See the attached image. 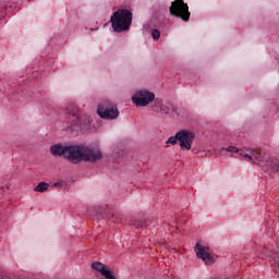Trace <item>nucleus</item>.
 <instances>
[{
  "label": "nucleus",
  "instance_id": "nucleus-12",
  "mask_svg": "<svg viewBox=\"0 0 279 279\" xmlns=\"http://www.w3.org/2000/svg\"><path fill=\"white\" fill-rule=\"evenodd\" d=\"M133 228H136V230H141V228H145L149 226V220L147 219H135L131 222Z\"/></svg>",
  "mask_w": 279,
  "mask_h": 279
},
{
  "label": "nucleus",
  "instance_id": "nucleus-2",
  "mask_svg": "<svg viewBox=\"0 0 279 279\" xmlns=\"http://www.w3.org/2000/svg\"><path fill=\"white\" fill-rule=\"evenodd\" d=\"M62 120L65 123L64 131L73 136L87 134L93 130V118L86 113L80 114V107L75 102L65 105Z\"/></svg>",
  "mask_w": 279,
  "mask_h": 279
},
{
  "label": "nucleus",
  "instance_id": "nucleus-14",
  "mask_svg": "<svg viewBox=\"0 0 279 279\" xmlns=\"http://www.w3.org/2000/svg\"><path fill=\"white\" fill-rule=\"evenodd\" d=\"M180 131L175 133V135H172L166 141V145H178V141H180Z\"/></svg>",
  "mask_w": 279,
  "mask_h": 279
},
{
  "label": "nucleus",
  "instance_id": "nucleus-6",
  "mask_svg": "<svg viewBox=\"0 0 279 279\" xmlns=\"http://www.w3.org/2000/svg\"><path fill=\"white\" fill-rule=\"evenodd\" d=\"M170 14L177 19H182L185 23L191 19L189 4L184 3V0H174L170 5Z\"/></svg>",
  "mask_w": 279,
  "mask_h": 279
},
{
  "label": "nucleus",
  "instance_id": "nucleus-18",
  "mask_svg": "<svg viewBox=\"0 0 279 279\" xmlns=\"http://www.w3.org/2000/svg\"><path fill=\"white\" fill-rule=\"evenodd\" d=\"M120 156H123V149H118V151H116V158H120Z\"/></svg>",
  "mask_w": 279,
  "mask_h": 279
},
{
  "label": "nucleus",
  "instance_id": "nucleus-8",
  "mask_svg": "<svg viewBox=\"0 0 279 279\" xmlns=\"http://www.w3.org/2000/svg\"><path fill=\"white\" fill-rule=\"evenodd\" d=\"M179 145L182 151H190L193 147V141H195V133L186 130L179 131Z\"/></svg>",
  "mask_w": 279,
  "mask_h": 279
},
{
  "label": "nucleus",
  "instance_id": "nucleus-9",
  "mask_svg": "<svg viewBox=\"0 0 279 279\" xmlns=\"http://www.w3.org/2000/svg\"><path fill=\"white\" fill-rule=\"evenodd\" d=\"M194 252L197 258H201L206 265H213L215 259L210 257V248L202 243L197 242L194 246Z\"/></svg>",
  "mask_w": 279,
  "mask_h": 279
},
{
  "label": "nucleus",
  "instance_id": "nucleus-13",
  "mask_svg": "<svg viewBox=\"0 0 279 279\" xmlns=\"http://www.w3.org/2000/svg\"><path fill=\"white\" fill-rule=\"evenodd\" d=\"M35 193H47L49 191V183L47 182H40L36 185L34 189Z\"/></svg>",
  "mask_w": 279,
  "mask_h": 279
},
{
  "label": "nucleus",
  "instance_id": "nucleus-16",
  "mask_svg": "<svg viewBox=\"0 0 279 279\" xmlns=\"http://www.w3.org/2000/svg\"><path fill=\"white\" fill-rule=\"evenodd\" d=\"M1 12H8L10 9H8V3L5 1H2L0 4Z\"/></svg>",
  "mask_w": 279,
  "mask_h": 279
},
{
  "label": "nucleus",
  "instance_id": "nucleus-7",
  "mask_svg": "<svg viewBox=\"0 0 279 279\" xmlns=\"http://www.w3.org/2000/svg\"><path fill=\"white\" fill-rule=\"evenodd\" d=\"M132 101L133 104H135V106H138L140 108H145V106H149L151 101H156V94L147 89H141L132 96Z\"/></svg>",
  "mask_w": 279,
  "mask_h": 279
},
{
  "label": "nucleus",
  "instance_id": "nucleus-15",
  "mask_svg": "<svg viewBox=\"0 0 279 279\" xmlns=\"http://www.w3.org/2000/svg\"><path fill=\"white\" fill-rule=\"evenodd\" d=\"M151 37L154 40H158L160 38V31L153 28L150 31Z\"/></svg>",
  "mask_w": 279,
  "mask_h": 279
},
{
  "label": "nucleus",
  "instance_id": "nucleus-5",
  "mask_svg": "<svg viewBox=\"0 0 279 279\" xmlns=\"http://www.w3.org/2000/svg\"><path fill=\"white\" fill-rule=\"evenodd\" d=\"M97 114L100 119H105V121H114L119 119V109L112 107L110 101L104 100L98 105Z\"/></svg>",
  "mask_w": 279,
  "mask_h": 279
},
{
  "label": "nucleus",
  "instance_id": "nucleus-4",
  "mask_svg": "<svg viewBox=\"0 0 279 279\" xmlns=\"http://www.w3.org/2000/svg\"><path fill=\"white\" fill-rule=\"evenodd\" d=\"M132 19H134V15L132 14V11L128 9H120L110 17V23L113 32L116 34H122V32H128L130 27H132Z\"/></svg>",
  "mask_w": 279,
  "mask_h": 279
},
{
  "label": "nucleus",
  "instance_id": "nucleus-20",
  "mask_svg": "<svg viewBox=\"0 0 279 279\" xmlns=\"http://www.w3.org/2000/svg\"><path fill=\"white\" fill-rule=\"evenodd\" d=\"M99 29V26H96L95 28H90L92 32H97Z\"/></svg>",
  "mask_w": 279,
  "mask_h": 279
},
{
  "label": "nucleus",
  "instance_id": "nucleus-11",
  "mask_svg": "<svg viewBox=\"0 0 279 279\" xmlns=\"http://www.w3.org/2000/svg\"><path fill=\"white\" fill-rule=\"evenodd\" d=\"M155 108H159L160 114H172V112H175V106H173V104H163L160 99L155 100Z\"/></svg>",
  "mask_w": 279,
  "mask_h": 279
},
{
  "label": "nucleus",
  "instance_id": "nucleus-1",
  "mask_svg": "<svg viewBox=\"0 0 279 279\" xmlns=\"http://www.w3.org/2000/svg\"><path fill=\"white\" fill-rule=\"evenodd\" d=\"M50 154L54 158H64L72 165H80V162L95 165L104 158V153L99 146L85 144H53L50 147Z\"/></svg>",
  "mask_w": 279,
  "mask_h": 279
},
{
  "label": "nucleus",
  "instance_id": "nucleus-3",
  "mask_svg": "<svg viewBox=\"0 0 279 279\" xmlns=\"http://www.w3.org/2000/svg\"><path fill=\"white\" fill-rule=\"evenodd\" d=\"M222 151H228L229 154H239L240 156L247 158L251 162L255 159L257 160L256 162L259 167H265L266 169H270L271 171H277L279 173V160L274 157H267V155H265L263 151L248 148L247 153H245V150L239 149L235 146L222 147L220 154H223Z\"/></svg>",
  "mask_w": 279,
  "mask_h": 279
},
{
  "label": "nucleus",
  "instance_id": "nucleus-19",
  "mask_svg": "<svg viewBox=\"0 0 279 279\" xmlns=\"http://www.w3.org/2000/svg\"><path fill=\"white\" fill-rule=\"evenodd\" d=\"M8 180H10V177H7L5 181L3 182L4 186L7 189H10V185H8Z\"/></svg>",
  "mask_w": 279,
  "mask_h": 279
},
{
  "label": "nucleus",
  "instance_id": "nucleus-17",
  "mask_svg": "<svg viewBox=\"0 0 279 279\" xmlns=\"http://www.w3.org/2000/svg\"><path fill=\"white\" fill-rule=\"evenodd\" d=\"M62 186H64V183H62V181H57L53 183L54 189H62Z\"/></svg>",
  "mask_w": 279,
  "mask_h": 279
},
{
  "label": "nucleus",
  "instance_id": "nucleus-10",
  "mask_svg": "<svg viewBox=\"0 0 279 279\" xmlns=\"http://www.w3.org/2000/svg\"><path fill=\"white\" fill-rule=\"evenodd\" d=\"M92 269H94V271H98V274H100L105 279H117L114 271H112L109 266H106V264H102L101 262H94L92 264Z\"/></svg>",
  "mask_w": 279,
  "mask_h": 279
}]
</instances>
